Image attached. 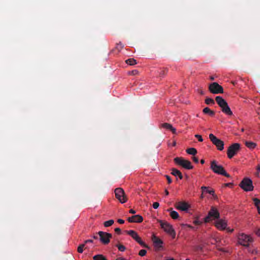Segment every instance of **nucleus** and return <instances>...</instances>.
<instances>
[{"label":"nucleus","mask_w":260,"mask_h":260,"mask_svg":"<svg viewBox=\"0 0 260 260\" xmlns=\"http://www.w3.org/2000/svg\"><path fill=\"white\" fill-rule=\"evenodd\" d=\"M215 100L218 106L221 108L222 112L228 115L232 116L233 115V112L228 103L221 96H217L215 98Z\"/></svg>","instance_id":"nucleus-1"},{"label":"nucleus","mask_w":260,"mask_h":260,"mask_svg":"<svg viewBox=\"0 0 260 260\" xmlns=\"http://www.w3.org/2000/svg\"><path fill=\"white\" fill-rule=\"evenodd\" d=\"M220 217V213L216 208L212 206L210 211L208 212V215L204 219L205 222H209L213 219H218Z\"/></svg>","instance_id":"nucleus-2"},{"label":"nucleus","mask_w":260,"mask_h":260,"mask_svg":"<svg viewBox=\"0 0 260 260\" xmlns=\"http://www.w3.org/2000/svg\"><path fill=\"white\" fill-rule=\"evenodd\" d=\"M211 169L216 174L222 175L226 177H230V175L226 172L222 166L218 165L215 160L211 163Z\"/></svg>","instance_id":"nucleus-3"},{"label":"nucleus","mask_w":260,"mask_h":260,"mask_svg":"<svg viewBox=\"0 0 260 260\" xmlns=\"http://www.w3.org/2000/svg\"><path fill=\"white\" fill-rule=\"evenodd\" d=\"M238 239L240 245L246 247L248 246L253 241V239L251 236L244 233L240 234L238 236Z\"/></svg>","instance_id":"nucleus-4"},{"label":"nucleus","mask_w":260,"mask_h":260,"mask_svg":"<svg viewBox=\"0 0 260 260\" xmlns=\"http://www.w3.org/2000/svg\"><path fill=\"white\" fill-rule=\"evenodd\" d=\"M174 161L176 164L181 166L184 169L190 170L193 168L191 162L188 160L184 159L182 157H175Z\"/></svg>","instance_id":"nucleus-5"},{"label":"nucleus","mask_w":260,"mask_h":260,"mask_svg":"<svg viewBox=\"0 0 260 260\" xmlns=\"http://www.w3.org/2000/svg\"><path fill=\"white\" fill-rule=\"evenodd\" d=\"M239 186L245 191H250L253 189L252 181L248 178H244L241 182Z\"/></svg>","instance_id":"nucleus-6"},{"label":"nucleus","mask_w":260,"mask_h":260,"mask_svg":"<svg viewBox=\"0 0 260 260\" xmlns=\"http://www.w3.org/2000/svg\"><path fill=\"white\" fill-rule=\"evenodd\" d=\"M161 228L168 234L173 237V238L175 237L176 233L173 229L172 225L168 222H163L161 220L159 221Z\"/></svg>","instance_id":"nucleus-7"},{"label":"nucleus","mask_w":260,"mask_h":260,"mask_svg":"<svg viewBox=\"0 0 260 260\" xmlns=\"http://www.w3.org/2000/svg\"><path fill=\"white\" fill-rule=\"evenodd\" d=\"M240 149V145L239 143H234L230 145L227 151V155L229 158H232L235 155Z\"/></svg>","instance_id":"nucleus-8"},{"label":"nucleus","mask_w":260,"mask_h":260,"mask_svg":"<svg viewBox=\"0 0 260 260\" xmlns=\"http://www.w3.org/2000/svg\"><path fill=\"white\" fill-rule=\"evenodd\" d=\"M209 139L210 141L212 142V143L215 145L217 149L221 151L224 148V142L221 140L218 139L216 137H215L213 134H210L209 136Z\"/></svg>","instance_id":"nucleus-9"},{"label":"nucleus","mask_w":260,"mask_h":260,"mask_svg":"<svg viewBox=\"0 0 260 260\" xmlns=\"http://www.w3.org/2000/svg\"><path fill=\"white\" fill-rule=\"evenodd\" d=\"M209 90L212 93L218 94L223 93V88L217 82H213L209 86Z\"/></svg>","instance_id":"nucleus-10"},{"label":"nucleus","mask_w":260,"mask_h":260,"mask_svg":"<svg viewBox=\"0 0 260 260\" xmlns=\"http://www.w3.org/2000/svg\"><path fill=\"white\" fill-rule=\"evenodd\" d=\"M116 198L121 203H124L127 201V198L123 189L121 188H117L115 189Z\"/></svg>","instance_id":"nucleus-11"},{"label":"nucleus","mask_w":260,"mask_h":260,"mask_svg":"<svg viewBox=\"0 0 260 260\" xmlns=\"http://www.w3.org/2000/svg\"><path fill=\"white\" fill-rule=\"evenodd\" d=\"M98 234L99 235L100 241L105 245L110 242V239L112 237L111 234L105 232L100 231Z\"/></svg>","instance_id":"nucleus-12"},{"label":"nucleus","mask_w":260,"mask_h":260,"mask_svg":"<svg viewBox=\"0 0 260 260\" xmlns=\"http://www.w3.org/2000/svg\"><path fill=\"white\" fill-rule=\"evenodd\" d=\"M125 232L130 235L134 239H135L140 245L144 247H147L146 244L142 241L141 238L138 236V234L133 230L125 231Z\"/></svg>","instance_id":"nucleus-13"},{"label":"nucleus","mask_w":260,"mask_h":260,"mask_svg":"<svg viewBox=\"0 0 260 260\" xmlns=\"http://www.w3.org/2000/svg\"><path fill=\"white\" fill-rule=\"evenodd\" d=\"M175 208L179 210L186 211L189 208V205L186 202L180 201L176 203L175 205Z\"/></svg>","instance_id":"nucleus-14"},{"label":"nucleus","mask_w":260,"mask_h":260,"mask_svg":"<svg viewBox=\"0 0 260 260\" xmlns=\"http://www.w3.org/2000/svg\"><path fill=\"white\" fill-rule=\"evenodd\" d=\"M215 226L219 230H224L226 229L227 223L225 220L219 219L215 224Z\"/></svg>","instance_id":"nucleus-15"},{"label":"nucleus","mask_w":260,"mask_h":260,"mask_svg":"<svg viewBox=\"0 0 260 260\" xmlns=\"http://www.w3.org/2000/svg\"><path fill=\"white\" fill-rule=\"evenodd\" d=\"M127 220L129 222L141 223L143 220V218L140 215H136L128 217Z\"/></svg>","instance_id":"nucleus-16"},{"label":"nucleus","mask_w":260,"mask_h":260,"mask_svg":"<svg viewBox=\"0 0 260 260\" xmlns=\"http://www.w3.org/2000/svg\"><path fill=\"white\" fill-rule=\"evenodd\" d=\"M154 246L157 249L162 247V241L157 237L154 236L152 238Z\"/></svg>","instance_id":"nucleus-17"},{"label":"nucleus","mask_w":260,"mask_h":260,"mask_svg":"<svg viewBox=\"0 0 260 260\" xmlns=\"http://www.w3.org/2000/svg\"><path fill=\"white\" fill-rule=\"evenodd\" d=\"M161 127L170 130L173 134H176V129L170 123H164L161 124Z\"/></svg>","instance_id":"nucleus-18"},{"label":"nucleus","mask_w":260,"mask_h":260,"mask_svg":"<svg viewBox=\"0 0 260 260\" xmlns=\"http://www.w3.org/2000/svg\"><path fill=\"white\" fill-rule=\"evenodd\" d=\"M168 211L170 212V216L173 219H177L179 218V215L177 212L173 210L172 208L168 209Z\"/></svg>","instance_id":"nucleus-19"},{"label":"nucleus","mask_w":260,"mask_h":260,"mask_svg":"<svg viewBox=\"0 0 260 260\" xmlns=\"http://www.w3.org/2000/svg\"><path fill=\"white\" fill-rule=\"evenodd\" d=\"M171 174L175 176H178L180 179L183 178V176L181 172L177 169L173 168L172 169Z\"/></svg>","instance_id":"nucleus-20"},{"label":"nucleus","mask_w":260,"mask_h":260,"mask_svg":"<svg viewBox=\"0 0 260 260\" xmlns=\"http://www.w3.org/2000/svg\"><path fill=\"white\" fill-rule=\"evenodd\" d=\"M203 112L204 113H205L206 114H208V115H210L211 116H213L215 115L214 111L211 110L208 107L205 108L203 109Z\"/></svg>","instance_id":"nucleus-21"},{"label":"nucleus","mask_w":260,"mask_h":260,"mask_svg":"<svg viewBox=\"0 0 260 260\" xmlns=\"http://www.w3.org/2000/svg\"><path fill=\"white\" fill-rule=\"evenodd\" d=\"M245 144L246 147L250 149H254L256 146V144L255 143L252 142L251 141H245Z\"/></svg>","instance_id":"nucleus-22"},{"label":"nucleus","mask_w":260,"mask_h":260,"mask_svg":"<svg viewBox=\"0 0 260 260\" xmlns=\"http://www.w3.org/2000/svg\"><path fill=\"white\" fill-rule=\"evenodd\" d=\"M254 205L256 207L258 213L260 214V200L257 198L253 199Z\"/></svg>","instance_id":"nucleus-23"},{"label":"nucleus","mask_w":260,"mask_h":260,"mask_svg":"<svg viewBox=\"0 0 260 260\" xmlns=\"http://www.w3.org/2000/svg\"><path fill=\"white\" fill-rule=\"evenodd\" d=\"M186 152L192 155H195L197 153V150L194 148H190L186 150Z\"/></svg>","instance_id":"nucleus-24"},{"label":"nucleus","mask_w":260,"mask_h":260,"mask_svg":"<svg viewBox=\"0 0 260 260\" xmlns=\"http://www.w3.org/2000/svg\"><path fill=\"white\" fill-rule=\"evenodd\" d=\"M201 189L203 192H206L209 193L210 194H212L213 196L214 194V191L213 190H209L208 187L202 186L201 187Z\"/></svg>","instance_id":"nucleus-25"},{"label":"nucleus","mask_w":260,"mask_h":260,"mask_svg":"<svg viewBox=\"0 0 260 260\" xmlns=\"http://www.w3.org/2000/svg\"><path fill=\"white\" fill-rule=\"evenodd\" d=\"M126 63L131 66L137 64V61L133 58H129L125 61Z\"/></svg>","instance_id":"nucleus-26"},{"label":"nucleus","mask_w":260,"mask_h":260,"mask_svg":"<svg viewBox=\"0 0 260 260\" xmlns=\"http://www.w3.org/2000/svg\"><path fill=\"white\" fill-rule=\"evenodd\" d=\"M93 258V260H107L106 258L102 254L94 255Z\"/></svg>","instance_id":"nucleus-27"},{"label":"nucleus","mask_w":260,"mask_h":260,"mask_svg":"<svg viewBox=\"0 0 260 260\" xmlns=\"http://www.w3.org/2000/svg\"><path fill=\"white\" fill-rule=\"evenodd\" d=\"M114 220L111 219L104 222V225L105 227H109L111 226L114 223Z\"/></svg>","instance_id":"nucleus-28"},{"label":"nucleus","mask_w":260,"mask_h":260,"mask_svg":"<svg viewBox=\"0 0 260 260\" xmlns=\"http://www.w3.org/2000/svg\"><path fill=\"white\" fill-rule=\"evenodd\" d=\"M205 103L207 105H213L215 104V102L213 99L209 98H207L205 100Z\"/></svg>","instance_id":"nucleus-29"},{"label":"nucleus","mask_w":260,"mask_h":260,"mask_svg":"<svg viewBox=\"0 0 260 260\" xmlns=\"http://www.w3.org/2000/svg\"><path fill=\"white\" fill-rule=\"evenodd\" d=\"M115 246L118 248V250L120 251H124L126 249L124 246L120 244H117Z\"/></svg>","instance_id":"nucleus-30"},{"label":"nucleus","mask_w":260,"mask_h":260,"mask_svg":"<svg viewBox=\"0 0 260 260\" xmlns=\"http://www.w3.org/2000/svg\"><path fill=\"white\" fill-rule=\"evenodd\" d=\"M85 244H80L77 248V251L80 253H82L83 251V248L85 247Z\"/></svg>","instance_id":"nucleus-31"},{"label":"nucleus","mask_w":260,"mask_h":260,"mask_svg":"<svg viewBox=\"0 0 260 260\" xmlns=\"http://www.w3.org/2000/svg\"><path fill=\"white\" fill-rule=\"evenodd\" d=\"M123 48V44L120 42L119 43L116 44V49L119 52Z\"/></svg>","instance_id":"nucleus-32"},{"label":"nucleus","mask_w":260,"mask_h":260,"mask_svg":"<svg viewBox=\"0 0 260 260\" xmlns=\"http://www.w3.org/2000/svg\"><path fill=\"white\" fill-rule=\"evenodd\" d=\"M147 253V251L145 249H142L139 252V255L141 256H143L146 255Z\"/></svg>","instance_id":"nucleus-33"},{"label":"nucleus","mask_w":260,"mask_h":260,"mask_svg":"<svg viewBox=\"0 0 260 260\" xmlns=\"http://www.w3.org/2000/svg\"><path fill=\"white\" fill-rule=\"evenodd\" d=\"M194 136L197 139H198L199 142H202L203 141V139L201 135L197 134Z\"/></svg>","instance_id":"nucleus-34"},{"label":"nucleus","mask_w":260,"mask_h":260,"mask_svg":"<svg viewBox=\"0 0 260 260\" xmlns=\"http://www.w3.org/2000/svg\"><path fill=\"white\" fill-rule=\"evenodd\" d=\"M159 206V204L158 202L153 203V205H152L153 208L155 209H157L158 208Z\"/></svg>","instance_id":"nucleus-35"},{"label":"nucleus","mask_w":260,"mask_h":260,"mask_svg":"<svg viewBox=\"0 0 260 260\" xmlns=\"http://www.w3.org/2000/svg\"><path fill=\"white\" fill-rule=\"evenodd\" d=\"M193 223L196 225H201L202 223V221H201L197 219L193 221Z\"/></svg>","instance_id":"nucleus-36"},{"label":"nucleus","mask_w":260,"mask_h":260,"mask_svg":"<svg viewBox=\"0 0 260 260\" xmlns=\"http://www.w3.org/2000/svg\"><path fill=\"white\" fill-rule=\"evenodd\" d=\"M192 159L196 163H198L199 162V159H198V158L197 157H196V156H194V155H193V156L192 157Z\"/></svg>","instance_id":"nucleus-37"},{"label":"nucleus","mask_w":260,"mask_h":260,"mask_svg":"<svg viewBox=\"0 0 260 260\" xmlns=\"http://www.w3.org/2000/svg\"><path fill=\"white\" fill-rule=\"evenodd\" d=\"M167 70L166 69H164V70H161V71L160 72V76H163L165 74H166V73H167Z\"/></svg>","instance_id":"nucleus-38"},{"label":"nucleus","mask_w":260,"mask_h":260,"mask_svg":"<svg viewBox=\"0 0 260 260\" xmlns=\"http://www.w3.org/2000/svg\"><path fill=\"white\" fill-rule=\"evenodd\" d=\"M166 178L167 179L168 183L170 184L172 182V179L171 177L168 175H166Z\"/></svg>","instance_id":"nucleus-39"},{"label":"nucleus","mask_w":260,"mask_h":260,"mask_svg":"<svg viewBox=\"0 0 260 260\" xmlns=\"http://www.w3.org/2000/svg\"><path fill=\"white\" fill-rule=\"evenodd\" d=\"M115 232L118 234H121V229L119 228H117L115 229Z\"/></svg>","instance_id":"nucleus-40"},{"label":"nucleus","mask_w":260,"mask_h":260,"mask_svg":"<svg viewBox=\"0 0 260 260\" xmlns=\"http://www.w3.org/2000/svg\"><path fill=\"white\" fill-rule=\"evenodd\" d=\"M255 234L257 236H258V237H260V229H257L256 231H255Z\"/></svg>","instance_id":"nucleus-41"},{"label":"nucleus","mask_w":260,"mask_h":260,"mask_svg":"<svg viewBox=\"0 0 260 260\" xmlns=\"http://www.w3.org/2000/svg\"><path fill=\"white\" fill-rule=\"evenodd\" d=\"M118 222L120 224H123L124 223V220L122 219H118L117 220Z\"/></svg>","instance_id":"nucleus-42"},{"label":"nucleus","mask_w":260,"mask_h":260,"mask_svg":"<svg viewBox=\"0 0 260 260\" xmlns=\"http://www.w3.org/2000/svg\"><path fill=\"white\" fill-rule=\"evenodd\" d=\"M93 242V241L92 240H91V239H89V240H85L84 241V244H87L88 243H92Z\"/></svg>","instance_id":"nucleus-43"},{"label":"nucleus","mask_w":260,"mask_h":260,"mask_svg":"<svg viewBox=\"0 0 260 260\" xmlns=\"http://www.w3.org/2000/svg\"><path fill=\"white\" fill-rule=\"evenodd\" d=\"M129 212L131 214H135L136 213V211L133 210V209H131L129 211Z\"/></svg>","instance_id":"nucleus-44"},{"label":"nucleus","mask_w":260,"mask_h":260,"mask_svg":"<svg viewBox=\"0 0 260 260\" xmlns=\"http://www.w3.org/2000/svg\"><path fill=\"white\" fill-rule=\"evenodd\" d=\"M138 71L137 70H134L132 72L133 75H136L138 73Z\"/></svg>","instance_id":"nucleus-45"},{"label":"nucleus","mask_w":260,"mask_h":260,"mask_svg":"<svg viewBox=\"0 0 260 260\" xmlns=\"http://www.w3.org/2000/svg\"><path fill=\"white\" fill-rule=\"evenodd\" d=\"M186 226H187L188 228H190L191 229H194V228L192 226L190 225L186 224Z\"/></svg>","instance_id":"nucleus-46"},{"label":"nucleus","mask_w":260,"mask_h":260,"mask_svg":"<svg viewBox=\"0 0 260 260\" xmlns=\"http://www.w3.org/2000/svg\"><path fill=\"white\" fill-rule=\"evenodd\" d=\"M199 93L202 94V95H204V91H203V90H200L199 91Z\"/></svg>","instance_id":"nucleus-47"},{"label":"nucleus","mask_w":260,"mask_h":260,"mask_svg":"<svg viewBox=\"0 0 260 260\" xmlns=\"http://www.w3.org/2000/svg\"><path fill=\"white\" fill-rule=\"evenodd\" d=\"M210 79L211 80H214V77H213V76H210Z\"/></svg>","instance_id":"nucleus-48"},{"label":"nucleus","mask_w":260,"mask_h":260,"mask_svg":"<svg viewBox=\"0 0 260 260\" xmlns=\"http://www.w3.org/2000/svg\"><path fill=\"white\" fill-rule=\"evenodd\" d=\"M201 163L202 164H204L205 163V160L204 159H201Z\"/></svg>","instance_id":"nucleus-49"},{"label":"nucleus","mask_w":260,"mask_h":260,"mask_svg":"<svg viewBox=\"0 0 260 260\" xmlns=\"http://www.w3.org/2000/svg\"><path fill=\"white\" fill-rule=\"evenodd\" d=\"M257 170L258 172H260V166L257 167Z\"/></svg>","instance_id":"nucleus-50"},{"label":"nucleus","mask_w":260,"mask_h":260,"mask_svg":"<svg viewBox=\"0 0 260 260\" xmlns=\"http://www.w3.org/2000/svg\"><path fill=\"white\" fill-rule=\"evenodd\" d=\"M165 193L167 196L169 194V191L167 190H165Z\"/></svg>","instance_id":"nucleus-51"},{"label":"nucleus","mask_w":260,"mask_h":260,"mask_svg":"<svg viewBox=\"0 0 260 260\" xmlns=\"http://www.w3.org/2000/svg\"><path fill=\"white\" fill-rule=\"evenodd\" d=\"M93 239H98V236H93Z\"/></svg>","instance_id":"nucleus-52"},{"label":"nucleus","mask_w":260,"mask_h":260,"mask_svg":"<svg viewBox=\"0 0 260 260\" xmlns=\"http://www.w3.org/2000/svg\"><path fill=\"white\" fill-rule=\"evenodd\" d=\"M230 184H231V183H228L225 184V185L226 186H229Z\"/></svg>","instance_id":"nucleus-53"},{"label":"nucleus","mask_w":260,"mask_h":260,"mask_svg":"<svg viewBox=\"0 0 260 260\" xmlns=\"http://www.w3.org/2000/svg\"><path fill=\"white\" fill-rule=\"evenodd\" d=\"M233 231H234L233 229H232L231 230H229V231L230 232H232Z\"/></svg>","instance_id":"nucleus-54"},{"label":"nucleus","mask_w":260,"mask_h":260,"mask_svg":"<svg viewBox=\"0 0 260 260\" xmlns=\"http://www.w3.org/2000/svg\"><path fill=\"white\" fill-rule=\"evenodd\" d=\"M167 260H175V259L174 258H172L168 259Z\"/></svg>","instance_id":"nucleus-55"},{"label":"nucleus","mask_w":260,"mask_h":260,"mask_svg":"<svg viewBox=\"0 0 260 260\" xmlns=\"http://www.w3.org/2000/svg\"><path fill=\"white\" fill-rule=\"evenodd\" d=\"M175 145H176V142H174L173 145L175 146Z\"/></svg>","instance_id":"nucleus-56"},{"label":"nucleus","mask_w":260,"mask_h":260,"mask_svg":"<svg viewBox=\"0 0 260 260\" xmlns=\"http://www.w3.org/2000/svg\"><path fill=\"white\" fill-rule=\"evenodd\" d=\"M219 250H220V251H223L222 248H219Z\"/></svg>","instance_id":"nucleus-57"},{"label":"nucleus","mask_w":260,"mask_h":260,"mask_svg":"<svg viewBox=\"0 0 260 260\" xmlns=\"http://www.w3.org/2000/svg\"><path fill=\"white\" fill-rule=\"evenodd\" d=\"M117 260H123V259L119 258V259H117Z\"/></svg>","instance_id":"nucleus-58"},{"label":"nucleus","mask_w":260,"mask_h":260,"mask_svg":"<svg viewBox=\"0 0 260 260\" xmlns=\"http://www.w3.org/2000/svg\"><path fill=\"white\" fill-rule=\"evenodd\" d=\"M232 83H233V84H235V82H232Z\"/></svg>","instance_id":"nucleus-59"},{"label":"nucleus","mask_w":260,"mask_h":260,"mask_svg":"<svg viewBox=\"0 0 260 260\" xmlns=\"http://www.w3.org/2000/svg\"><path fill=\"white\" fill-rule=\"evenodd\" d=\"M186 260H190V259H186Z\"/></svg>","instance_id":"nucleus-60"}]
</instances>
